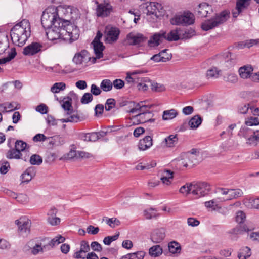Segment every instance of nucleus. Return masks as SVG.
Masks as SVG:
<instances>
[{
    "label": "nucleus",
    "mask_w": 259,
    "mask_h": 259,
    "mask_svg": "<svg viewBox=\"0 0 259 259\" xmlns=\"http://www.w3.org/2000/svg\"><path fill=\"white\" fill-rule=\"evenodd\" d=\"M94 47V50L96 55V57H92V62L95 63L96 59H100L103 57V51L104 49V47L103 44L100 41L94 40L92 42Z\"/></svg>",
    "instance_id": "a211bd4d"
},
{
    "label": "nucleus",
    "mask_w": 259,
    "mask_h": 259,
    "mask_svg": "<svg viewBox=\"0 0 259 259\" xmlns=\"http://www.w3.org/2000/svg\"><path fill=\"white\" fill-rule=\"evenodd\" d=\"M151 84V81L147 77L140 78L137 83V88L139 90L145 91H147Z\"/></svg>",
    "instance_id": "bb28decb"
},
{
    "label": "nucleus",
    "mask_w": 259,
    "mask_h": 259,
    "mask_svg": "<svg viewBox=\"0 0 259 259\" xmlns=\"http://www.w3.org/2000/svg\"><path fill=\"white\" fill-rule=\"evenodd\" d=\"M49 144L52 147H58L63 145L65 141L63 137L60 135H56L51 137H48Z\"/></svg>",
    "instance_id": "393cba45"
},
{
    "label": "nucleus",
    "mask_w": 259,
    "mask_h": 259,
    "mask_svg": "<svg viewBox=\"0 0 259 259\" xmlns=\"http://www.w3.org/2000/svg\"><path fill=\"white\" fill-rule=\"evenodd\" d=\"M48 47L45 44L32 42L23 48V54L26 56H33L46 50Z\"/></svg>",
    "instance_id": "9d476101"
},
{
    "label": "nucleus",
    "mask_w": 259,
    "mask_h": 259,
    "mask_svg": "<svg viewBox=\"0 0 259 259\" xmlns=\"http://www.w3.org/2000/svg\"><path fill=\"white\" fill-rule=\"evenodd\" d=\"M147 108L148 106L143 105V102L137 103L134 107L130 110V113L138 114L144 112Z\"/></svg>",
    "instance_id": "ea45409f"
},
{
    "label": "nucleus",
    "mask_w": 259,
    "mask_h": 259,
    "mask_svg": "<svg viewBox=\"0 0 259 259\" xmlns=\"http://www.w3.org/2000/svg\"><path fill=\"white\" fill-rule=\"evenodd\" d=\"M150 87H151V89L153 91L155 92H161L164 90V87L161 84L157 83V82H154L151 81V84H150Z\"/></svg>",
    "instance_id": "bf43d9fd"
},
{
    "label": "nucleus",
    "mask_w": 259,
    "mask_h": 259,
    "mask_svg": "<svg viewBox=\"0 0 259 259\" xmlns=\"http://www.w3.org/2000/svg\"><path fill=\"white\" fill-rule=\"evenodd\" d=\"M221 196L218 195V196L215 199L205 202V206L208 208H211L213 210H216L217 208H219L218 203L224 202L221 200Z\"/></svg>",
    "instance_id": "2f4dec72"
},
{
    "label": "nucleus",
    "mask_w": 259,
    "mask_h": 259,
    "mask_svg": "<svg viewBox=\"0 0 259 259\" xmlns=\"http://www.w3.org/2000/svg\"><path fill=\"white\" fill-rule=\"evenodd\" d=\"M250 107L249 103L241 104L238 107V112L240 114H245L247 112Z\"/></svg>",
    "instance_id": "5fc2aeb1"
},
{
    "label": "nucleus",
    "mask_w": 259,
    "mask_h": 259,
    "mask_svg": "<svg viewBox=\"0 0 259 259\" xmlns=\"http://www.w3.org/2000/svg\"><path fill=\"white\" fill-rule=\"evenodd\" d=\"M61 25L62 26V32H64V35L65 33H67L68 36L69 37V34H71L70 32L72 31V29L75 27V25L70 23L69 21H66L64 19L62 20V22L61 23Z\"/></svg>",
    "instance_id": "72a5a7b5"
},
{
    "label": "nucleus",
    "mask_w": 259,
    "mask_h": 259,
    "mask_svg": "<svg viewBox=\"0 0 259 259\" xmlns=\"http://www.w3.org/2000/svg\"><path fill=\"white\" fill-rule=\"evenodd\" d=\"M93 100V96L91 93H86L84 94L81 99V102L82 104H88Z\"/></svg>",
    "instance_id": "e2e57ef3"
},
{
    "label": "nucleus",
    "mask_w": 259,
    "mask_h": 259,
    "mask_svg": "<svg viewBox=\"0 0 259 259\" xmlns=\"http://www.w3.org/2000/svg\"><path fill=\"white\" fill-rule=\"evenodd\" d=\"M162 253V249L159 245H156L151 247L149 249V254L154 257L159 256Z\"/></svg>",
    "instance_id": "79ce46f5"
},
{
    "label": "nucleus",
    "mask_w": 259,
    "mask_h": 259,
    "mask_svg": "<svg viewBox=\"0 0 259 259\" xmlns=\"http://www.w3.org/2000/svg\"><path fill=\"white\" fill-rule=\"evenodd\" d=\"M62 8L51 6L46 8L41 16V24L44 28H49L52 25H60L63 19L59 16V12Z\"/></svg>",
    "instance_id": "7ed1b4c3"
},
{
    "label": "nucleus",
    "mask_w": 259,
    "mask_h": 259,
    "mask_svg": "<svg viewBox=\"0 0 259 259\" xmlns=\"http://www.w3.org/2000/svg\"><path fill=\"white\" fill-rule=\"evenodd\" d=\"M259 124L257 117L246 118L245 125L240 129L238 135L246 140V144L249 146H256L259 143V130H253L248 126Z\"/></svg>",
    "instance_id": "f257e3e1"
},
{
    "label": "nucleus",
    "mask_w": 259,
    "mask_h": 259,
    "mask_svg": "<svg viewBox=\"0 0 259 259\" xmlns=\"http://www.w3.org/2000/svg\"><path fill=\"white\" fill-rule=\"evenodd\" d=\"M217 193L221 196V200L224 202L236 199L242 196L243 194L242 191L240 189H227L219 188L217 189Z\"/></svg>",
    "instance_id": "0eeeda50"
},
{
    "label": "nucleus",
    "mask_w": 259,
    "mask_h": 259,
    "mask_svg": "<svg viewBox=\"0 0 259 259\" xmlns=\"http://www.w3.org/2000/svg\"><path fill=\"white\" fill-rule=\"evenodd\" d=\"M144 40V37L142 34L131 32L127 35L124 43L125 45H137L140 44Z\"/></svg>",
    "instance_id": "dca6fc26"
},
{
    "label": "nucleus",
    "mask_w": 259,
    "mask_h": 259,
    "mask_svg": "<svg viewBox=\"0 0 259 259\" xmlns=\"http://www.w3.org/2000/svg\"><path fill=\"white\" fill-rule=\"evenodd\" d=\"M65 241V238L61 235H58L49 241L47 245H44V248L48 250L58 245Z\"/></svg>",
    "instance_id": "cd10ccee"
},
{
    "label": "nucleus",
    "mask_w": 259,
    "mask_h": 259,
    "mask_svg": "<svg viewBox=\"0 0 259 259\" xmlns=\"http://www.w3.org/2000/svg\"><path fill=\"white\" fill-rule=\"evenodd\" d=\"M101 89L104 92L110 91L113 88V82L110 79H103L100 84Z\"/></svg>",
    "instance_id": "58836bf2"
},
{
    "label": "nucleus",
    "mask_w": 259,
    "mask_h": 259,
    "mask_svg": "<svg viewBox=\"0 0 259 259\" xmlns=\"http://www.w3.org/2000/svg\"><path fill=\"white\" fill-rule=\"evenodd\" d=\"M180 30L177 29L171 30L167 34L161 32L153 35L148 41V44L150 47H154L159 45L163 40L169 41H177L180 39Z\"/></svg>",
    "instance_id": "20e7f679"
},
{
    "label": "nucleus",
    "mask_w": 259,
    "mask_h": 259,
    "mask_svg": "<svg viewBox=\"0 0 259 259\" xmlns=\"http://www.w3.org/2000/svg\"><path fill=\"white\" fill-rule=\"evenodd\" d=\"M249 229L246 226H237L230 231V233L234 234H241L245 232H248Z\"/></svg>",
    "instance_id": "de8ad7c7"
},
{
    "label": "nucleus",
    "mask_w": 259,
    "mask_h": 259,
    "mask_svg": "<svg viewBox=\"0 0 259 259\" xmlns=\"http://www.w3.org/2000/svg\"><path fill=\"white\" fill-rule=\"evenodd\" d=\"M62 25H52L49 28H44L46 30V35L47 38L52 41L58 39L60 38L62 35H64V32H62Z\"/></svg>",
    "instance_id": "f8f14e48"
},
{
    "label": "nucleus",
    "mask_w": 259,
    "mask_h": 259,
    "mask_svg": "<svg viewBox=\"0 0 259 259\" xmlns=\"http://www.w3.org/2000/svg\"><path fill=\"white\" fill-rule=\"evenodd\" d=\"M254 46H259V38L247 40L245 41L243 44V47H246L248 48Z\"/></svg>",
    "instance_id": "052dcab7"
},
{
    "label": "nucleus",
    "mask_w": 259,
    "mask_h": 259,
    "mask_svg": "<svg viewBox=\"0 0 259 259\" xmlns=\"http://www.w3.org/2000/svg\"><path fill=\"white\" fill-rule=\"evenodd\" d=\"M250 0H237L236 7L232 10V13L233 17L236 18L249 5Z\"/></svg>",
    "instance_id": "f3484780"
},
{
    "label": "nucleus",
    "mask_w": 259,
    "mask_h": 259,
    "mask_svg": "<svg viewBox=\"0 0 259 259\" xmlns=\"http://www.w3.org/2000/svg\"><path fill=\"white\" fill-rule=\"evenodd\" d=\"M230 13L227 11H223L212 18L205 21L201 25V28L203 30L208 31L224 23L229 17Z\"/></svg>",
    "instance_id": "423d86ee"
},
{
    "label": "nucleus",
    "mask_w": 259,
    "mask_h": 259,
    "mask_svg": "<svg viewBox=\"0 0 259 259\" xmlns=\"http://www.w3.org/2000/svg\"><path fill=\"white\" fill-rule=\"evenodd\" d=\"M202 121L201 117L197 115L191 118L189 122V125L192 129H196L201 124Z\"/></svg>",
    "instance_id": "c9c22d12"
},
{
    "label": "nucleus",
    "mask_w": 259,
    "mask_h": 259,
    "mask_svg": "<svg viewBox=\"0 0 259 259\" xmlns=\"http://www.w3.org/2000/svg\"><path fill=\"white\" fill-rule=\"evenodd\" d=\"M194 21L195 17L193 14L187 11L180 15H176L171 20V23L173 25L187 26L193 24Z\"/></svg>",
    "instance_id": "6e6552de"
},
{
    "label": "nucleus",
    "mask_w": 259,
    "mask_h": 259,
    "mask_svg": "<svg viewBox=\"0 0 259 259\" xmlns=\"http://www.w3.org/2000/svg\"><path fill=\"white\" fill-rule=\"evenodd\" d=\"M238 78L236 74L231 73L227 75V76L225 77V80L226 81L234 83L237 81Z\"/></svg>",
    "instance_id": "69168bd1"
},
{
    "label": "nucleus",
    "mask_w": 259,
    "mask_h": 259,
    "mask_svg": "<svg viewBox=\"0 0 259 259\" xmlns=\"http://www.w3.org/2000/svg\"><path fill=\"white\" fill-rule=\"evenodd\" d=\"M246 94L247 95L248 100L250 101V102H257L256 99L258 97V95L257 93L254 92H249L246 93Z\"/></svg>",
    "instance_id": "774afa93"
},
{
    "label": "nucleus",
    "mask_w": 259,
    "mask_h": 259,
    "mask_svg": "<svg viewBox=\"0 0 259 259\" xmlns=\"http://www.w3.org/2000/svg\"><path fill=\"white\" fill-rule=\"evenodd\" d=\"M119 30L118 28L115 27H112L107 32L106 34V41L109 43H112L116 41L119 34Z\"/></svg>",
    "instance_id": "4be33fe9"
},
{
    "label": "nucleus",
    "mask_w": 259,
    "mask_h": 259,
    "mask_svg": "<svg viewBox=\"0 0 259 259\" xmlns=\"http://www.w3.org/2000/svg\"><path fill=\"white\" fill-rule=\"evenodd\" d=\"M161 5L155 2H147L141 5L143 13L147 15H154L157 16V12Z\"/></svg>",
    "instance_id": "2eb2a0df"
},
{
    "label": "nucleus",
    "mask_w": 259,
    "mask_h": 259,
    "mask_svg": "<svg viewBox=\"0 0 259 259\" xmlns=\"http://www.w3.org/2000/svg\"><path fill=\"white\" fill-rule=\"evenodd\" d=\"M15 223L18 227L19 233L24 237L27 236L30 232L31 221L26 217H21Z\"/></svg>",
    "instance_id": "9b49d317"
},
{
    "label": "nucleus",
    "mask_w": 259,
    "mask_h": 259,
    "mask_svg": "<svg viewBox=\"0 0 259 259\" xmlns=\"http://www.w3.org/2000/svg\"><path fill=\"white\" fill-rule=\"evenodd\" d=\"M178 142L177 135H170L164 139L163 144L167 147H174Z\"/></svg>",
    "instance_id": "c85d7f7f"
},
{
    "label": "nucleus",
    "mask_w": 259,
    "mask_h": 259,
    "mask_svg": "<svg viewBox=\"0 0 259 259\" xmlns=\"http://www.w3.org/2000/svg\"><path fill=\"white\" fill-rule=\"evenodd\" d=\"M16 107L13 103L6 102L0 104V109L3 111L9 112L12 111L16 109Z\"/></svg>",
    "instance_id": "49530a36"
},
{
    "label": "nucleus",
    "mask_w": 259,
    "mask_h": 259,
    "mask_svg": "<svg viewBox=\"0 0 259 259\" xmlns=\"http://www.w3.org/2000/svg\"><path fill=\"white\" fill-rule=\"evenodd\" d=\"M66 85L64 82H57L53 84L51 88V91L54 93H58L61 91H63L65 89Z\"/></svg>",
    "instance_id": "a18cd8bd"
},
{
    "label": "nucleus",
    "mask_w": 259,
    "mask_h": 259,
    "mask_svg": "<svg viewBox=\"0 0 259 259\" xmlns=\"http://www.w3.org/2000/svg\"><path fill=\"white\" fill-rule=\"evenodd\" d=\"M245 205L249 208L259 209V197L257 198H250L244 200Z\"/></svg>",
    "instance_id": "473e14b6"
},
{
    "label": "nucleus",
    "mask_w": 259,
    "mask_h": 259,
    "mask_svg": "<svg viewBox=\"0 0 259 259\" xmlns=\"http://www.w3.org/2000/svg\"><path fill=\"white\" fill-rule=\"evenodd\" d=\"M35 176L33 168H29L21 175L22 183H28Z\"/></svg>",
    "instance_id": "c756f323"
},
{
    "label": "nucleus",
    "mask_w": 259,
    "mask_h": 259,
    "mask_svg": "<svg viewBox=\"0 0 259 259\" xmlns=\"http://www.w3.org/2000/svg\"><path fill=\"white\" fill-rule=\"evenodd\" d=\"M165 237L164 230L162 228L154 230L151 236V240L155 243L161 242Z\"/></svg>",
    "instance_id": "412c9836"
},
{
    "label": "nucleus",
    "mask_w": 259,
    "mask_h": 259,
    "mask_svg": "<svg viewBox=\"0 0 259 259\" xmlns=\"http://www.w3.org/2000/svg\"><path fill=\"white\" fill-rule=\"evenodd\" d=\"M102 220L103 221H105L106 223L112 228H114L120 224V221L116 218H108L104 217Z\"/></svg>",
    "instance_id": "4c0bfd02"
},
{
    "label": "nucleus",
    "mask_w": 259,
    "mask_h": 259,
    "mask_svg": "<svg viewBox=\"0 0 259 259\" xmlns=\"http://www.w3.org/2000/svg\"><path fill=\"white\" fill-rule=\"evenodd\" d=\"M27 146L26 143L21 140H17L15 142V148L20 152L23 151Z\"/></svg>",
    "instance_id": "4d7b16f0"
},
{
    "label": "nucleus",
    "mask_w": 259,
    "mask_h": 259,
    "mask_svg": "<svg viewBox=\"0 0 259 259\" xmlns=\"http://www.w3.org/2000/svg\"><path fill=\"white\" fill-rule=\"evenodd\" d=\"M253 70L251 65H244L239 69L238 72L242 78L247 79L251 76Z\"/></svg>",
    "instance_id": "a878e982"
},
{
    "label": "nucleus",
    "mask_w": 259,
    "mask_h": 259,
    "mask_svg": "<svg viewBox=\"0 0 259 259\" xmlns=\"http://www.w3.org/2000/svg\"><path fill=\"white\" fill-rule=\"evenodd\" d=\"M30 34V24L26 19H23L15 25L11 30V37L13 42L20 47L25 44Z\"/></svg>",
    "instance_id": "f03ea898"
},
{
    "label": "nucleus",
    "mask_w": 259,
    "mask_h": 259,
    "mask_svg": "<svg viewBox=\"0 0 259 259\" xmlns=\"http://www.w3.org/2000/svg\"><path fill=\"white\" fill-rule=\"evenodd\" d=\"M140 71H133L132 72H127L126 74V77L125 78V80L127 83L130 85H133L137 84L138 82V79L139 77H137L136 76L137 74L140 73Z\"/></svg>",
    "instance_id": "7c9ffc66"
},
{
    "label": "nucleus",
    "mask_w": 259,
    "mask_h": 259,
    "mask_svg": "<svg viewBox=\"0 0 259 259\" xmlns=\"http://www.w3.org/2000/svg\"><path fill=\"white\" fill-rule=\"evenodd\" d=\"M92 58L90 56L89 52L85 50H82L75 54L72 61L76 65H84L89 61L92 62Z\"/></svg>",
    "instance_id": "ddd939ff"
},
{
    "label": "nucleus",
    "mask_w": 259,
    "mask_h": 259,
    "mask_svg": "<svg viewBox=\"0 0 259 259\" xmlns=\"http://www.w3.org/2000/svg\"><path fill=\"white\" fill-rule=\"evenodd\" d=\"M6 156V157L9 159H20L22 158V153L19 152L15 148H12L8 150Z\"/></svg>",
    "instance_id": "f704fd0d"
},
{
    "label": "nucleus",
    "mask_w": 259,
    "mask_h": 259,
    "mask_svg": "<svg viewBox=\"0 0 259 259\" xmlns=\"http://www.w3.org/2000/svg\"><path fill=\"white\" fill-rule=\"evenodd\" d=\"M119 236V232H117L114 235L108 236L104 238L103 243L106 245H110L112 242L116 240Z\"/></svg>",
    "instance_id": "603ef678"
},
{
    "label": "nucleus",
    "mask_w": 259,
    "mask_h": 259,
    "mask_svg": "<svg viewBox=\"0 0 259 259\" xmlns=\"http://www.w3.org/2000/svg\"><path fill=\"white\" fill-rule=\"evenodd\" d=\"M201 159V157L196 156V155L188 154L187 160L189 161V164L196 165Z\"/></svg>",
    "instance_id": "6e6d98bb"
},
{
    "label": "nucleus",
    "mask_w": 259,
    "mask_h": 259,
    "mask_svg": "<svg viewBox=\"0 0 259 259\" xmlns=\"http://www.w3.org/2000/svg\"><path fill=\"white\" fill-rule=\"evenodd\" d=\"M115 106V100L113 98L108 99L105 105V108L106 111H110Z\"/></svg>",
    "instance_id": "13d9d810"
},
{
    "label": "nucleus",
    "mask_w": 259,
    "mask_h": 259,
    "mask_svg": "<svg viewBox=\"0 0 259 259\" xmlns=\"http://www.w3.org/2000/svg\"><path fill=\"white\" fill-rule=\"evenodd\" d=\"M60 103L64 110V116L65 117L60 119L61 122H77L80 121V116L73 110L72 99L70 97L64 98Z\"/></svg>",
    "instance_id": "39448f33"
},
{
    "label": "nucleus",
    "mask_w": 259,
    "mask_h": 259,
    "mask_svg": "<svg viewBox=\"0 0 259 259\" xmlns=\"http://www.w3.org/2000/svg\"><path fill=\"white\" fill-rule=\"evenodd\" d=\"M162 55H163V54L160 52L157 54L153 55L151 58V59L156 62H158L160 61L165 62V57L163 56Z\"/></svg>",
    "instance_id": "338daca9"
},
{
    "label": "nucleus",
    "mask_w": 259,
    "mask_h": 259,
    "mask_svg": "<svg viewBox=\"0 0 259 259\" xmlns=\"http://www.w3.org/2000/svg\"><path fill=\"white\" fill-rule=\"evenodd\" d=\"M96 8V14L98 17H105L108 16L113 11L112 6L109 3L104 2L101 4L98 2Z\"/></svg>",
    "instance_id": "4468645a"
},
{
    "label": "nucleus",
    "mask_w": 259,
    "mask_h": 259,
    "mask_svg": "<svg viewBox=\"0 0 259 259\" xmlns=\"http://www.w3.org/2000/svg\"><path fill=\"white\" fill-rule=\"evenodd\" d=\"M157 210L152 208L146 209L144 211V215L147 219H150L157 216L156 212Z\"/></svg>",
    "instance_id": "3c124183"
},
{
    "label": "nucleus",
    "mask_w": 259,
    "mask_h": 259,
    "mask_svg": "<svg viewBox=\"0 0 259 259\" xmlns=\"http://www.w3.org/2000/svg\"><path fill=\"white\" fill-rule=\"evenodd\" d=\"M178 115V112L175 109H170L163 111L162 119L164 120H169L174 119Z\"/></svg>",
    "instance_id": "e433bc0d"
},
{
    "label": "nucleus",
    "mask_w": 259,
    "mask_h": 259,
    "mask_svg": "<svg viewBox=\"0 0 259 259\" xmlns=\"http://www.w3.org/2000/svg\"><path fill=\"white\" fill-rule=\"evenodd\" d=\"M136 116L139 120L140 123H144L147 122H153L155 120L152 119V114L150 111H147L146 110L144 112L136 114Z\"/></svg>",
    "instance_id": "aec40b11"
},
{
    "label": "nucleus",
    "mask_w": 259,
    "mask_h": 259,
    "mask_svg": "<svg viewBox=\"0 0 259 259\" xmlns=\"http://www.w3.org/2000/svg\"><path fill=\"white\" fill-rule=\"evenodd\" d=\"M29 161L32 165H40L42 162V159L39 155L34 154L31 156Z\"/></svg>",
    "instance_id": "864d4df0"
},
{
    "label": "nucleus",
    "mask_w": 259,
    "mask_h": 259,
    "mask_svg": "<svg viewBox=\"0 0 259 259\" xmlns=\"http://www.w3.org/2000/svg\"><path fill=\"white\" fill-rule=\"evenodd\" d=\"M169 252L173 253H179L181 251V246L175 241L171 242L168 244Z\"/></svg>",
    "instance_id": "37998d69"
},
{
    "label": "nucleus",
    "mask_w": 259,
    "mask_h": 259,
    "mask_svg": "<svg viewBox=\"0 0 259 259\" xmlns=\"http://www.w3.org/2000/svg\"><path fill=\"white\" fill-rule=\"evenodd\" d=\"M236 221L240 224L244 222L246 215L242 211H239L236 213Z\"/></svg>",
    "instance_id": "0e129e2a"
},
{
    "label": "nucleus",
    "mask_w": 259,
    "mask_h": 259,
    "mask_svg": "<svg viewBox=\"0 0 259 259\" xmlns=\"http://www.w3.org/2000/svg\"><path fill=\"white\" fill-rule=\"evenodd\" d=\"M174 178V172L170 170L164 169L160 180L163 184L168 186L171 184Z\"/></svg>",
    "instance_id": "b1692460"
},
{
    "label": "nucleus",
    "mask_w": 259,
    "mask_h": 259,
    "mask_svg": "<svg viewBox=\"0 0 259 259\" xmlns=\"http://www.w3.org/2000/svg\"><path fill=\"white\" fill-rule=\"evenodd\" d=\"M197 11L200 16L204 17L211 14L213 11L211 6L206 3L200 4Z\"/></svg>",
    "instance_id": "6ab92c4d"
},
{
    "label": "nucleus",
    "mask_w": 259,
    "mask_h": 259,
    "mask_svg": "<svg viewBox=\"0 0 259 259\" xmlns=\"http://www.w3.org/2000/svg\"><path fill=\"white\" fill-rule=\"evenodd\" d=\"M152 145V139L150 136H147L140 140L138 147L139 150L144 151L149 149Z\"/></svg>",
    "instance_id": "5701e85b"
},
{
    "label": "nucleus",
    "mask_w": 259,
    "mask_h": 259,
    "mask_svg": "<svg viewBox=\"0 0 259 259\" xmlns=\"http://www.w3.org/2000/svg\"><path fill=\"white\" fill-rule=\"evenodd\" d=\"M192 194L196 198H200L207 195L210 190V186L205 182L192 183Z\"/></svg>",
    "instance_id": "1a4fd4ad"
},
{
    "label": "nucleus",
    "mask_w": 259,
    "mask_h": 259,
    "mask_svg": "<svg viewBox=\"0 0 259 259\" xmlns=\"http://www.w3.org/2000/svg\"><path fill=\"white\" fill-rule=\"evenodd\" d=\"M71 34H69L70 39L73 41L77 40L79 36V29L76 26H75L71 32Z\"/></svg>",
    "instance_id": "680f3d73"
},
{
    "label": "nucleus",
    "mask_w": 259,
    "mask_h": 259,
    "mask_svg": "<svg viewBox=\"0 0 259 259\" xmlns=\"http://www.w3.org/2000/svg\"><path fill=\"white\" fill-rule=\"evenodd\" d=\"M251 252L250 248L245 247L242 248L238 254L239 259H246L251 256Z\"/></svg>",
    "instance_id": "a19ab883"
},
{
    "label": "nucleus",
    "mask_w": 259,
    "mask_h": 259,
    "mask_svg": "<svg viewBox=\"0 0 259 259\" xmlns=\"http://www.w3.org/2000/svg\"><path fill=\"white\" fill-rule=\"evenodd\" d=\"M192 183H186L184 186H182L179 191L181 193L187 195L189 194L192 193Z\"/></svg>",
    "instance_id": "c03bdc74"
},
{
    "label": "nucleus",
    "mask_w": 259,
    "mask_h": 259,
    "mask_svg": "<svg viewBox=\"0 0 259 259\" xmlns=\"http://www.w3.org/2000/svg\"><path fill=\"white\" fill-rule=\"evenodd\" d=\"M180 39H189L195 35V31L193 29H189L185 32L180 31Z\"/></svg>",
    "instance_id": "09e8293b"
},
{
    "label": "nucleus",
    "mask_w": 259,
    "mask_h": 259,
    "mask_svg": "<svg viewBox=\"0 0 259 259\" xmlns=\"http://www.w3.org/2000/svg\"><path fill=\"white\" fill-rule=\"evenodd\" d=\"M219 71L216 67H212L209 69L206 73V77L207 78H217L218 77Z\"/></svg>",
    "instance_id": "8fccbe9b"
}]
</instances>
